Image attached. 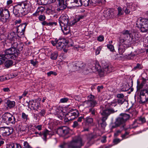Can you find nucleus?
<instances>
[{
  "instance_id": "12",
  "label": "nucleus",
  "mask_w": 148,
  "mask_h": 148,
  "mask_svg": "<svg viewBox=\"0 0 148 148\" xmlns=\"http://www.w3.org/2000/svg\"><path fill=\"white\" fill-rule=\"evenodd\" d=\"M69 132V129L66 127H60L57 131V133L60 136H64Z\"/></svg>"
},
{
  "instance_id": "35",
  "label": "nucleus",
  "mask_w": 148,
  "mask_h": 148,
  "mask_svg": "<svg viewBox=\"0 0 148 148\" xmlns=\"http://www.w3.org/2000/svg\"><path fill=\"white\" fill-rule=\"evenodd\" d=\"M117 105V99H115L113 100L112 102L108 103V104L107 106L110 107H115Z\"/></svg>"
},
{
  "instance_id": "58",
  "label": "nucleus",
  "mask_w": 148,
  "mask_h": 148,
  "mask_svg": "<svg viewBox=\"0 0 148 148\" xmlns=\"http://www.w3.org/2000/svg\"><path fill=\"white\" fill-rule=\"evenodd\" d=\"M142 66L141 64L138 63L136 64V66L134 67L133 69L134 70H136V69H140L142 68Z\"/></svg>"
},
{
  "instance_id": "57",
  "label": "nucleus",
  "mask_w": 148,
  "mask_h": 148,
  "mask_svg": "<svg viewBox=\"0 0 148 148\" xmlns=\"http://www.w3.org/2000/svg\"><path fill=\"white\" fill-rule=\"evenodd\" d=\"M47 75L48 77L50 76L51 75H53L55 76L57 74L55 72L52 71H50L49 72L47 73Z\"/></svg>"
},
{
  "instance_id": "52",
  "label": "nucleus",
  "mask_w": 148,
  "mask_h": 148,
  "mask_svg": "<svg viewBox=\"0 0 148 148\" xmlns=\"http://www.w3.org/2000/svg\"><path fill=\"white\" fill-rule=\"evenodd\" d=\"M102 48V46H100L97 48L95 51V55H99L100 53V51Z\"/></svg>"
},
{
  "instance_id": "40",
  "label": "nucleus",
  "mask_w": 148,
  "mask_h": 148,
  "mask_svg": "<svg viewBox=\"0 0 148 148\" xmlns=\"http://www.w3.org/2000/svg\"><path fill=\"white\" fill-rule=\"evenodd\" d=\"M138 123V122L137 120H135L133 123L129 127L130 128L132 129L136 128L138 126L137 124Z\"/></svg>"
},
{
  "instance_id": "46",
  "label": "nucleus",
  "mask_w": 148,
  "mask_h": 148,
  "mask_svg": "<svg viewBox=\"0 0 148 148\" xmlns=\"http://www.w3.org/2000/svg\"><path fill=\"white\" fill-rule=\"evenodd\" d=\"M11 47L12 48H14L16 49L18 43L16 42H15L14 40H12L11 41Z\"/></svg>"
},
{
  "instance_id": "30",
  "label": "nucleus",
  "mask_w": 148,
  "mask_h": 148,
  "mask_svg": "<svg viewBox=\"0 0 148 148\" xmlns=\"http://www.w3.org/2000/svg\"><path fill=\"white\" fill-rule=\"evenodd\" d=\"M42 24L43 25L53 26L54 25H57V23L54 22L48 23L46 21H44L42 23Z\"/></svg>"
},
{
  "instance_id": "24",
  "label": "nucleus",
  "mask_w": 148,
  "mask_h": 148,
  "mask_svg": "<svg viewBox=\"0 0 148 148\" xmlns=\"http://www.w3.org/2000/svg\"><path fill=\"white\" fill-rule=\"evenodd\" d=\"M13 131V130L12 129L7 127L4 129L3 134L5 136H8L10 135Z\"/></svg>"
},
{
  "instance_id": "18",
  "label": "nucleus",
  "mask_w": 148,
  "mask_h": 148,
  "mask_svg": "<svg viewBox=\"0 0 148 148\" xmlns=\"http://www.w3.org/2000/svg\"><path fill=\"white\" fill-rule=\"evenodd\" d=\"M55 110L56 112L54 113L56 114L57 116L60 119H63L64 117V115L63 112L61 110H60L59 109L54 107L53 110Z\"/></svg>"
},
{
  "instance_id": "8",
  "label": "nucleus",
  "mask_w": 148,
  "mask_h": 148,
  "mask_svg": "<svg viewBox=\"0 0 148 148\" xmlns=\"http://www.w3.org/2000/svg\"><path fill=\"white\" fill-rule=\"evenodd\" d=\"M145 88V89L141 90L140 92L138 99L140 100V103H145L148 101V90L147 89L148 87Z\"/></svg>"
},
{
  "instance_id": "16",
  "label": "nucleus",
  "mask_w": 148,
  "mask_h": 148,
  "mask_svg": "<svg viewBox=\"0 0 148 148\" xmlns=\"http://www.w3.org/2000/svg\"><path fill=\"white\" fill-rule=\"evenodd\" d=\"M103 14V16L105 17L110 18H114L116 15L113 10H104Z\"/></svg>"
},
{
  "instance_id": "38",
  "label": "nucleus",
  "mask_w": 148,
  "mask_h": 148,
  "mask_svg": "<svg viewBox=\"0 0 148 148\" xmlns=\"http://www.w3.org/2000/svg\"><path fill=\"white\" fill-rule=\"evenodd\" d=\"M107 119H105V120H103V118H102L101 119L102 122L99 123V125H100L103 129L106 126V123L105 121Z\"/></svg>"
},
{
  "instance_id": "63",
  "label": "nucleus",
  "mask_w": 148,
  "mask_h": 148,
  "mask_svg": "<svg viewBox=\"0 0 148 148\" xmlns=\"http://www.w3.org/2000/svg\"><path fill=\"white\" fill-rule=\"evenodd\" d=\"M124 96L123 94L122 93L118 94L116 95V97L118 99H123V98Z\"/></svg>"
},
{
  "instance_id": "43",
  "label": "nucleus",
  "mask_w": 148,
  "mask_h": 148,
  "mask_svg": "<svg viewBox=\"0 0 148 148\" xmlns=\"http://www.w3.org/2000/svg\"><path fill=\"white\" fill-rule=\"evenodd\" d=\"M128 110L129 112L131 114L132 116H135L138 113V112L134 109H130Z\"/></svg>"
},
{
  "instance_id": "6",
  "label": "nucleus",
  "mask_w": 148,
  "mask_h": 148,
  "mask_svg": "<svg viewBox=\"0 0 148 148\" xmlns=\"http://www.w3.org/2000/svg\"><path fill=\"white\" fill-rule=\"evenodd\" d=\"M2 119L4 122L8 125H14L16 122V119L15 116L8 112L4 114L2 116Z\"/></svg>"
},
{
  "instance_id": "2",
  "label": "nucleus",
  "mask_w": 148,
  "mask_h": 148,
  "mask_svg": "<svg viewBox=\"0 0 148 148\" xmlns=\"http://www.w3.org/2000/svg\"><path fill=\"white\" fill-rule=\"evenodd\" d=\"M28 6L27 3L24 2L18 3L14 8L13 13L17 17L26 15L29 12V11L26 9Z\"/></svg>"
},
{
  "instance_id": "1",
  "label": "nucleus",
  "mask_w": 148,
  "mask_h": 148,
  "mask_svg": "<svg viewBox=\"0 0 148 148\" xmlns=\"http://www.w3.org/2000/svg\"><path fill=\"white\" fill-rule=\"evenodd\" d=\"M128 35L132 40H138L139 37L137 36L138 34L134 32H130V31L124 30L121 33L120 36L117 39L118 51L119 53L122 55L124 52L125 48L127 47L128 44L126 41L128 38L127 35Z\"/></svg>"
},
{
  "instance_id": "29",
  "label": "nucleus",
  "mask_w": 148,
  "mask_h": 148,
  "mask_svg": "<svg viewBox=\"0 0 148 148\" xmlns=\"http://www.w3.org/2000/svg\"><path fill=\"white\" fill-rule=\"evenodd\" d=\"M15 33L14 32H10L8 35V38L10 40H14L16 37Z\"/></svg>"
},
{
  "instance_id": "59",
  "label": "nucleus",
  "mask_w": 148,
  "mask_h": 148,
  "mask_svg": "<svg viewBox=\"0 0 148 148\" xmlns=\"http://www.w3.org/2000/svg\"><path fill=\"white\" fill-rule=\"evenodd\" d=\"M122 9L121 7H119L118 8V13L117 14V16H120L123 14V13L122 12Z\"/></svg>"
},
{
  "instance_id": "53",
  "label": "nucleus",
  "mask_w": 148,
  "mask_h": 148,
  "mask_svg": "<svg viewBox=\"0 0 148 148\" xmlns=\"http://www.w3.org/2000/svg\"><path fill=\"white\" fill-rule=\"evenodd\" d=\"M38 19L40 21H43L46 19V17L44 14L40 15L39 16Z\"/></svg>"
},
{
  "instance_id": "36",
  "label": "nucleus",
  "mask_w": 148,
  "mask_h": 148,
  "mask_svg": "<svg viewBox=\"0 0 148 148\" xmlns=\"http://www.w3.org/2000/svg\"><path fill=\"white\" fill-rule=\"evenodd\" d=\"M7 58L5 55L3 54L0 55V65L2 64L4 62Z\"/></svg>"
},
{
  "instance_id": "64",
  "label": "nucleus",
  "mask_w": 148,
  "mask_h": 148,
  "mask_svg": "<svg viewBox=\"0 0 148 148\" xmlns=\"http://www.w3.org/2000/svg\"><path fill=\"white\" fill-rule=\"evenodd\" d=\"M121 141V140L119 138H116L114 139L113 142L114 144L116 145L119 143Z\"/></svg>"
},
{
  "instance_id": "21",
  "label": "nucleus",
  "mask_w": 148,
  "mask_h": 148,
  "mask_svg": "<svg viewBox=\"0 0 148 148\" xmlns=\"http://www.w3.org/2000/svg\"><path fill=\"white\" fill-rule=\"evenodd\" d=\"M85 17V16L84 14L78 15L72 22H71L70 24L71 25H74L77 22L84 18Z\"/></svg>"
},
{
  "instance_id": "25",
  "label": "nucleus",
  "mask_w": 148,
  "mask_h": 148,
  "mask_svg": "<svg viewBox=\"0 0 148 148\" xmlns=\"http://www.w3.org/2000/svg\"><path fill=\"white\" fill-rule=\"evenodd\" d=\"M8 107L10 108L14 107L15 105V102L14 101H11L10 100H8L5 103Z\"/></svg>"
},
{
  "instance_id": "47",
  "label": "nucleus",
  "mask_w": 148,
  "mask_h": 148,
  "mask_svg": "<svg viewBox=\"0 0 148 148\" xmlns=\"http://www.w3.org/2000/svg\"><path fill=\"white\" fill-rule=\"evenodd\" d=\"M82 5L85 6H88L89 4L90 0H81Z\"/></svg>"
},
{
  "instance_id": "15",
  "label": "nucleus",
  "mask_w": 148,
  "mask_h": 148,
  "mask_svg": "<svg viewBox=\"0 0 148 148\" xmlns=\"http://www.w3.org/2000/svg\"><path fill=\"white\" fill-rule=\"evenodd\" d=\"M116 124L118 125L119 126L122 125L121 128L122 130L125 129L126 130L127 129L125 127V122L120 116L116 119Z\"/></svg>"
},
{
  "instance_id": "44",
  "label": "nucleus",
  "mask_w": 148,
  "mask_h": 148,
  "mask_svg": "<svg viewBox=\"0 0 148 148\" xmlns=\"http://www.w3.org/2000/svg\"><path fill=\"white\" fill-rule=\"evenodd\" d=\"M86 123L88 124H92L93 123V119L89 117H87L86 119Z\"/></svg>"
},
{
  "instance_id": "3",
  "label": "nucleus",
  "mask_w": 148,
  "mask_h": 148,
  "mask_svg": "<svg viewBox=\"0 0 148 148\" xmlns=\"http://www.w3.org/2000/svg\"><path fill=\"white\" fill-rule=\"evenodd\" d=\"M59 22L61 28L64 34H67L70 32L69 25H72L69 23V17L66 15H62L59 19Z\"/></svg>"
},
{
  "instance_id": "31",
  "label": "nucleus",
  "mask_w": 148,
  "mask_h": 148,
  "mask_svg": "<svg viewBox=\"0 0 148 148\" xmlns=\"http://www.w3.org/2000/svg\"><path fill=\"white\" fill-rule=\"evenodd\" d=\"M47 9L46 12L49 14H52L53 12V10H52V5H47Z\"/></svg>"
},
{
  "instance_id": "56",
  "label": "nucleus",
  "mask_w": 148,
  "mask_h": 148,
  "mask_svg": "<svg viewBox=\"0 0 148 148\" xmlns=\"http://www.w3.org/2000/svg\"><path fill=\"white\" fill-rule=\"evenodd\" d=\"M145 81H143L140 84L138 85L137 86V89L138 90H140L143 88L144 85L145 84Z\"/></svg>"
},
{
  "instance_id": "5",
  "label": "nucleus",
  "mask_w": 148,
  "mask_h": 148,
  "mask_svg": "<svg viewBox=\"0 0 148 148\" xmlns=\"http://www.w3.org/2000/svg\"><path fill=\"white\" fill-rule=\"evenodd\" d=\"M136 26L140 28L142 32H146L148 31V20L145 18H139L136 21Z\"/></svg>"
},
{
  "instance_id": "26",
  "label": "nucleus",
  "mask_w": 148,
  "mask_h": 148,
  "mask_svg": "<svg viewBox=\"0 0 148 148\" xmlns=\"http://www.w3.org/2000/svg\"><path fill=\"white\" fill-rule=\"evenodd\" d=\"M120 116L125 122L129 120L130 117V114L126 113H121Z\"/></svg>"
},
{
  "instance_id": "54",
  "label": "nucleus",
  "mask_w": 148,
  "mask_h": 148,
  "mask_svg": "<svg viewBox=\"0 0 148 148\" xmlns=\"http://www.w3.org/2000/svg\"><path fill=\"white\" fill-rule=\"evenodd\" d=\"M22 148H32L26 141L23 142V145Z\"/></svg>"
},
{
  "instance_id": "34",
  "label": "nucleus",
  "mask_w": 148,
  "mask_h": 148,
  "mask_svg": "<svg viewBox=\"0 0 148 148\" xmlns=\"http://www.w3.org/2000/svg\"><path fill=\"white\" fill-rule=\"evenodd\" d=\"M75 2L73 3V6H80L82 5V2L81 0H75Z\"/></svg>"
},
{
  "instance_id": "10",
  "label": "nucleus",
  "mask_w": 148,
  "mask_h": 148,
  "mask_svg": "<svg viewBox=\"0 0 148 148\" xmlns=\"http://www.w3.org/2000/svg\"><path fill=\"white\" fill-rule=\"evenodd\" d=\"M66 116L68 120H72L79 116V112L77 109H71L68 112Z\"/></svg>"
},
{
  "instance_id": "17",
  "label": "nucleus",
  "mask_w": 148,
  "mask_h": 148,
  "mask_svg": "<svg viewBox=\"0 0 148 148\" xmlns=\"http://www.w3.org/2000/svg\"><path fill=\"white\" fill-rule=\"evenodd\" d=\"M42 135L43 139L44 141H46L47 139L51 137L52 135V132L49 131L47 129H45L42 132Z\"/></svg>"
},
{
  "instance_id": "4",
  "label": "nucleus",
  "mask_w": 148,
  "mask_h": 148,
  "mask_svg": "<svg viewBox=\"0 0 148 148\" xmlns=\"http://www.w3.org/2000/svg\"><path fill=\"white\" fill-rule=\"evenodd\" d=\"M84 144V143L82 141L81 138L78 136L67 143L61 145L60 147L61 148H80Z\"/></svg>"
},
{
  "instance_id": "23",
  "label": "nucleus",
  "mask_w": 148,
  "mask_h": 148,
  "mask_svg": "<svg viewBox=\"0 0 148 148\" xmlns=\"http://www.w3.org/2000/svg\"><path fill=\"white\" fill-rule=\"evenodd\" d=\"M27 25L26 23L21 24L16 27V32H18L20 31H25Z\"/></svg>"
},
{
  "instance_id": "50",
  "label": "nucleus",
  "mask_w": 148,
  "mask_h": 148,
  "mask_svg": "<svg viewBox=\"0 0 148 148\" xmlns=\"http://www.w3.org/2000/svg\"><path fill=\"white\" fill-rule=\"evenodd\" d=\"M25 31H20L19 32H17V36L19 38H21L23 37L24 36V33Z\"/></svg>"
},
{
  "instance_id": "32",
  "label": "nucleus",
  "mask_w": 148,
  "mask_h": 148,
  "mask_svg": "<svg viewBox=\"0 0 148 148\" xmlns=\"http://www.w3.org/2000/svg\"><path fill=\"white\" fill-rule=\"evenodd\" d=\"M21 117L22 120L25 122H26L29 120L28 115L24 112L22 113Z\"/></svg>"
},
{
  "instance_id": "20",
  "label": "nucleus",
  "mask_w": 148,
  "mask_h": 148,
  "mask_svg": "<svg viewBox=\"0 0 148 148\" xmlns=\"http://www.w3.org/2000/svg\"><path fill=\"white\" fill-rule=\"evenodd\" d=\"M45 10V8L43 6H40L38 8L36 12L32 14L33 16H37L42 14Z\"/></svg>"
},
{
  "instance_id": "9",
  "label": "nucleus",
  "mask_w": 148,
  "mask_h": 148,
  "mask_svg": "<svg viewBox=\"0 0 148 148\" xmlns=\"http://www.w3.org/2000/svg\"><path fill=\"white\" fill-rule=\"evenodd\" d=\"M103 108H101V110L100 111V113L101 115L103 116L102 118H103V120L107 119L108 116L111 114L115 112H116L117 110L115 111L112 108L109 109H103Z\"/></svg>"
},
{
  "instance_id": "22",
  "label": "nucleus",
  "mask_w": 148,
  "mask_h": 148,
  "mask_svg": "<svg viewBox=\"0 0 148 148\" xmlns=\"http://www.w3.org/2000/svg\"><path fill=\"white\" fill-rule=\"evenodd\" d=\"M85 103L86 104L88 107L94 108L97 106V101L95 100L90 101H85Z\"/></svg>"
},
{
  "instance_id": "27",
  "label": "nucleus",
  "mask_w": 148,
  "mask_h": 148,
  "mask_svg": "<svg viewBox=\"0 0 148 148\" xmlns=\"http://www.w3.org/2000/svg\"><path fill=\"white\" fill-rule=\"evenodd\" d=\"M1 15L3 16H4L6 19H9L10 16V14L9 11L8 10L6 9H4L2 11V14Z\"/></svg>"
},
{
  "instance_id": "33",
  "label": "nucleus",
  "mask_w": 148,
  "mask_h": 148,
  "mask_svg": "<svg viewBox=\"0 0 148 148\" xmlns=\"http://www.w3.org/2000/svg\"><path fill=\"white\" fill-rule=\"evenodd\" d=\"M29 105H31L32 106V107L34 109H36L37 108L38 106V104H37V103L36 102L33 101H29Z\"/></svg>"
},
{
  "instance_id": "11",
  "label": "nucleus",
  "mask_w": 148,
  "mask_h": 148,
  "mask_svg": "<svg viewBox=\"0 0 148 148\" xmlns=\"http://www.w3.org/2000/svg\"><path fill=\"white\" fill-rule=\"evenodd\" d=\"M126 5L127 7H123V10L126 14H129L131 11H133L135 10V6L132 3H127Z\"/></svg>"
},
{
  "instance_id": "49",
  "label": "nucleus",
  "mask_w": 148,
  "mask_h": 148,
  "mask_svg": "<svg viewBox=\"0 0 148 148\" xmlns=\"http://www.w3.org/2000/svg\"><path fill=\"white\" fill-rule=\"evenodd\" d=\"M92 69L90 68H86L83 71V73L85 74H88L92 71Z\"/></svg>"
},
{
  "instance_id": "61",
  "label": "nucleus",
  "mask_w": 148,
  "mask_h": 148,
  "mask_svg": "<svg viewBox=\"0 0 148 148\" xmlns=\"http://www.w3.org/2000/svg\"><path fill=\"white\" fill-rule=\"evenodd\" d=\"M124 101L125 99H118L117 100V103L121 104H122Z\"/></svg>"
},
{
  "instance_id": "62",
  "label": "nucleus",
  "mask_w": 148,
  "mask_h": 148,
  "mask_svg": "<svg viewBox=\"0 0 148 148\" xmlns=\"http://www.w3.org/2000/svg\"><path fill=\"white\" fill-rule=\"evenodd\" d=\"M107 47L108 48L110 51H112L114 49V47L112 45H108Z\"/></svg>"
},
{
  "instance_id": "42",
  "label": "nucleus",
  "mask_w": 148,
  "mask_h": 148,
  "mask_svg": "<svg viewBox=\"0 0 148 148\" xmlns=\"http://www.w3.org/2000/svg\"><path fill=\"white\" fill-rule=\"evenodd\" d=\"M13 64V62L12 60H7L5 63V65L6 67L9 68L12 66Z\"/></svg>"
},
{
  "instance_id": "28",
  "label": "nucleus",
  "mask_w": 148,
  "mask_h": 148,
  "mask_svg": "<svg viewBox=\"0 0 148 148\" xmlns=\"http://www.w3.org/2000/svg\"><path fill=\"white\" fill-rule=\"evenodd\" d=\"M59 6L58 8V10H63L65 9L67 7V5L64 4V1L63 2L61 1L58 3Z\"/></svg>"
},
{
  "instance_id": "37",
  "label": "nucleus",
  "mask_w": 148,
  "mask_h": 148,
  "mask_svg": "<svg viewBox=\"0 0 148 148\" xmlns=\"http://www.w3.org/2000/svg\"><path fill=\"white\" fill-rule=\"evenodd\" d=\"M58 56V52L57 51H55L51 54L50 58L52 60H56V59Z\"/></svg>"
},
{
  "instance_id": "7",
  "label": "nucleus",
  "mask_w": 148,
  "mask_h": 148,
  "mask_svg": "<svg viewBox=\"0 0 148 148\" xmlns=\"http://www.w3.org/2000/svg\"><path fill=\"white\" fill-rule=\"evenodd\" d=\"M18 54V51L17 49L11 47L7 49L5 51L4 55L7 58L15 60Z\"/></svg>"
},
{
  "instance_id": "55",
  "label": "nucleus",
  "mask_w": 148,
  "mask_h": 148,
  "mask_svg": "<svg viewBox=\"0 0 148 148\" xmlns=\"http://www.w3.org/2000/svg\"><path fill=\"white\" fill-rule=\"evenodd\" d=\"M138 122L139 123L140 122H141L142 123H144L146 122V119L145 117H140L138 119H137Z\"/></svg>"
},
{
  "instance_id": "51",
  "label": "nucleus",
  "mask_w": 148,
  "mask_h": 148,
  "mask_svg": "<svg viewBox=\"0 0 148 148\" xmlns=\"http://www.w3.org/2000/svg\"><path fill=\"white\" fill-rule=\"evenodd\" d=\"M88 100L86 101H93L94 100H95V96H94L90 95H88Z\"/></svg>"
},
{
  "instance_id": "39",
  "label": "nucleus",
  "mask_w": 148,
  "mask_h": 148,
  "mask_svg": "<svg viewBox=\"0 0 148 148\" xmlns=\"http://www.w3.org/2000/svg\"><path fill=\"white\" fill-rule=\"evenodd\" d=\"M89 112L91 113L92 116H95L96 110L94 108H90L89 110Z\"/></svg>"
},
{
  "instance_id": "13",
  "label": "nucleus",
  "mask_w": 148,
  "mask_h": 148,
  "mask_svg": "<svg viewBox=\"0 0 148 148\" xmlns=\"http://www.w3.org/2000/svg\"><path fill=\"white\" fill-rule=\"evenodd\" d=\"M72 67L73 71L79 70L84 67V64L81 61H76L73 63Z\"/></svg>"
},
{
  "instance_id": "14",
  "label": "nucleus",
  "mask_w": 148,
  "mask_h": 148,
  "mask_svg": "<svg viewBox=\"0 0 148 148\" xmlns=\"http://www.w3.org/2000/svg\"><path fill=\"white\" fill-rule=\"evenodd\" d=\"M103 69L101 70V72L102 75H104L105 73H109L112 71L113 69L111 66H103Z\"/></svg>"
},
{
  "instance_id": "45",
  "label": "nucleus",
  "mask_w": 148,
  "mask_h": 148,
  "mask_svg": "<svg viewBox=\"0 0 148 148\" xmlns=\"http://www.w3.org/2000/svg\"><path fill=\"white\" fill-rule=\"evenodd\" d=\"M0 20L4 23H6L9 21L8 19H6L4 16H3L2 15L0 16Z\"/></svg>"
},
{
  "instance_id": "41",
  "label": "nucleus",
  "mask_w": 148,
  "mask_h": 148,
  "mask_svg": "<svg viewBox=\"0 0 148 148\" xmlns=\"http://www.w3.org/2000/svg\"><path fill=\"white\" fill-rule=\"evenodd\" d=\"M24 46V45H23V44L21 43L20 42H19V43H18L17 48H16V49H17V50L18 51V53H19V52L20 51L22 50Z\"/></svg>"
},
{
  "instance_id": "48",
  "label": "nucleus",
  "mask_w": 148,
  "mask_h": 148,
  "mask_svg": "<svg viewBox=\"0 0 148 148\" xmlns=\"http://www.w3.org/2000/svg\"><path fill=\"white\" fill-rule=\"evenodd\" d=\"M80 127V124L76 121H75L73 122V124L72 125V127L73 128H78Z\"/></svg>"
},
{
  "instance_id": "19",
  "label": "nucleus",
  "mask_w": 148,
  "mask_h": 148,
  "mask_svg": "<svg viewBox=\"0 0 148 148\" xmlns=\"http://www.w3.org/2000/svg\"><path fill=\"white\" fill-rule=\"evenodd\" d=\"M64 42H65V40L64 38L58 40L56 46L57 49L59 50L62 49L65 45Z\"/></svg>"
},
{
  "instance_id": "60",
  "label": "nucleus",
  "mask_w": 148,
  "mask_h": 148,
  "mask_svg": "<svg viewBox=\"0 0 148 148\" xmlns=\"http://www.w3.org/2000/svg\"><path fill=\"white\" fill-rule=\"evenodd\" d=\"M41 4L42 5H47V4H49L50 2H49V0H41Z\"/></svg>"
}]
</instances>
